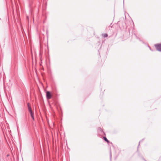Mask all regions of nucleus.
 Returning a JSON list of instances; mask_svg holds the SVG:
<instances>
[{
    "label": "nucleus",
    "mask_w": 161,
    "mask_h": 161,
    "mask_svg": "<svg viewBox=\"0 0 161 161\" xmlns=\"http://www.w3.org/2000/svg\"><path fill=\"white\" fill-rule=\"evenodd\" d=\"M103 35L104 37H106L108 36V35L107 34H103Z\"/></svg>",
    "instance_id": "423d86ee"
},
{
    "label": "nucleus",
    "mask_w": 161,
    "mask_h": 161,
    "mask_svg": "<svg viewBox=\"0 0 161 161\" xmlns=\"http://www.w3.org/2000/svg\"><path fill=\"white\" fill-rule=\"evenodd\" d=\"M46 97L47 99L49 100L52 97V95L51 92L49 91L46 92Z\"/></svg>",
    "instance_id": "f03ea898"
},
{
    "label": "nucleus",
    "mask_w": 161,
    "mask_h": 161,
    "mask_svg": "<svg viewBox=\"0 0 161 161\" xmlns=\"http://www.w3.org/2000/svg\"><path fill=\"white\" fill-rule=\"evenodd\" d=\"M32 118V119L34 120V115L31 116Z\"/></svg>",
    "instance_id": "0eeeda50"
},
{
    "label": "nucleus",
    "mask_w": 161,
    "mask_h": 161,
    "mask_svg": "<svg viewBox=\"0 0 161 161\" xmlns=\"http://www.w3.org/2000/svg\"><path fill=\"white\" fill-rule=\"evenodd\" d=\"M27 107H28V111H31V110H32L31 108V106L29 103H27Z\"/></svg>",
    "instance_id": "7ed1b4c3"
},
{
    "label": "nucleus",
    "mask_w": 161,
    "mask_h": 161,
    "mask_svg": "<svg viewBox=\"0 0 161 161\" xmlns=\"http://www.w3.org/2000/svg\"><path fill=\"white\" fill-rule=\"evenodd\" d=\"M29 111L30 113L31 116L34 115L32 110H31V111Z\"/></svg>",
    "instance_id": "39448f33"
},
{
    "label": "nucleus",
    "mask_w": 161,
    "mask_h": 161,
    "mask_svg": "<svg viewBox=\"0 0 161 161\" xmlns=\"http://www.w3.org/2000/svg\"><path fill=\"white\" fill-rule=\"evenodd\" d=\"M155 46L158 51L161 52V44H155Z\"/></svg>",
    "instance_id": "f257e3e1"
},
{
    "label": "nucleus",
    "mask_w": 161,
    "mask_h": 161,
    "mask_svg": "<svg viewBox=\"0 0 161 161\" xmlns=\"http://www.w3.org/2000/svg\"><path fill=\"white\" fill-rule=\"evenodd\" d=\"M32 118V119L34 120V115L31 116Z\"/></svg>",
    "instance_id": "6e6552de"
},
{
    "label": "nucleus",
    "mask_w": 161,
    "mask_h": 161,
    "mask_svg": "<svg viewBox=\"0 0 161 161\" xmlns=\"http://www.w3.org/2000/svg\"><path fill=\"white\" fill-rule=\"evenodd\" d=\"M103 139L106 142H107L108 143H109V141H108L107 139L105 137H103Z\"/></svg>",
    "instance_id": "20e7f679"
}]
</instances>
